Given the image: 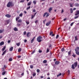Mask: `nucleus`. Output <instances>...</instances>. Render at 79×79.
Segmentation results:
<instances>
[{
    "label": "nucleus",
    "mask_w": 79,
    "mask_h": 79,
    "mask_svg": "<svg viewBox=\"0 0 79 79\" xmlns=\"http://www.w3.org/2000/svg\"><path fill=\"white\" fill-rule=\"evenodd\" d=\"M69 6L70 7H73V4H71V3H69Z\"/></svg>",
    "instance_id": "15"
},
{
    "label": "nucleus",
    "mask_w": 79,
    "mask_h": 79,
    "mask_svg": "<svg viewBox=\"0 0 79 79\" xmlns=\"http://www.w3.org/2000/svg\"><path fill=\"white\" fill-rule=\"evenodd\" d=\"M52 10V8L50 7L49 8V13H50V11Z\"/></svg>",
    "instance_id": "21"
},
{
    "label": "nucleus",
    "mask_w": 79,
    "mask_h": 79,
    "mask_svg": "<svg viewBox=\"0 0 79 79\" xmlns=\"http://www.w3.org/2000/svg\"><path fill=\"white\" fill-rule=\"evenodd\" d=\"M32 4V2L31 1H30V2H28V3L27 4V6H30Z\"/></svg>",
    "instance_id": "12"
},
{
    "label": "nucleus",
    "mask_w": 79,
    "mask_h": 79,
    "mask_svg": "<svg viewBox=\"0 0 79 79\" xmlns=\"http://www.w3.org/2000/svg\"><path fill=\"white\" fill-rule=\"evenodd\" d=\"M6 73V72L4 71L2 73V75H5V73Z\"/></svg>",
    "instance_id": "33"
},
{
    "label": "nucleus",
    "mask_w": 79,
    "mask_h": 79,
    "mask_svg": "<svg viewBox=\"0 0 79 79\" xmlns=\"http://www.w3.org/2000/svg\"><path fill=\"white\" fill-rule=\"evenodd\" d=\"M6 48V46H5L3 48H2V51H4V50H5V49Z\"/></svg>",
    "instance_id": "20"
},
{
    "label": "nucleus",
    "mask_w": 79,
    "mask_h": 79,
    "mask_svg": "<svg viewBox=\"0 0 79 79\" xmlns=\"http://www.w3.org/2000/svg\"><path fill=\"white\" fill-rule=\"evenodd\" d=\"M20 18L19 17H17L16 18V21H18V20Z\"/></svg>",
    "instance_id": "25"
},
{
    "label": "nucleus",
    "mask_w": 79,
    "mask_h": 79,
    "mask_svg": "<svg viewBox=\"0 0 79 79\" xmlns=\"http://www.w3.org/2000/svg\"><path fill=\"white\" fill-rule=\"evenodd\" d=\"M38 22L39 21L38 20H35V24H37V23H38Z\"/></svg>",
    "instance_id": "40"
},
{
    "label": "nucleus",
    "mask_w": 79,
    "mask_h": 79,
    "mask_svg": "<svg viewBox=\"0 0 79 79\" xmlns=\"http://www.w3.org/2000/svg\"><path fill=\"white\" fill-rule=\"evenodd\" d=\"M36 71L37 73H39V72H40V70H39V69H37Z\"/></svg>",
    "instance_id": "49"
},
{
    "label": "nucleus",
    "mask_w": 79,
    "mask_h": 79,
    "mask_svg": "<svg viewBox=\"0 0 79 79\" xmlns=\"http://www.w3.org/2000/svg\"><path fill=\"white\" fill-rule=\"evenodd\" d=\"M70 11H71V13H73V10L72 8H70Z\"/></svg>",
    "instance_id": "29"
},
{
    "label": "nucleus",
    "mask_w": 79,
    "mask_h": 79,
    "mask_svg": "<svg viewBox=\"0 0 79 79\" xmlns=\"http://www.w3.org/2000/svg\"><path fill=\"white\" fill-rule=\"evenodd\" d=\"M5 16L6 17H7V18H10L11 17V15H10L9 14H6V15H5Z\"/></svg>",
    "instance_id": "10"
},
{
    "label": "nucleus",
    "mask_w": 79,
    "mask_h": 79,
    "mask_svg": "<svg viewBox=\"0 0 79 79\" xmlns=\"http://www.w3.org/2000/svg\"><path fill=\"white\" fill-rule=\"evenodd\" d=\"M77 62H75L74 63V64H73L72 65L71 68L73 69H75V68H76V67H77Z\"/></svg>",
    "instance_id": "2"
},
{
    "label": "nucleus",
    "mask_w": 79,
    "mask_h": 79,
    "mask_svg": "<svg viewBox=\"0 0 79 79\" xmlns=\"http://www.w3.org/2000/svg\"><path fill=\"white\" fill-rule=\"evenodd\" d=\"M74 57H76V55H75V54H74V53H73V55H72Z\"/></svg>",
    "instance_id": "51"
},
{
    "label": "nucleus",
    "mask_w": 79,
    "mask_h": 79,
    "mask_svg": "<svg viewBox=\"0 0 79 79\" xmlns=\"http://www.w3.org/2000/svg\"><path fill=\"white\" fill-rule=\"evenodd\" d=\"M26 31H24L23 32L24 35H26Z\"/></svg>",
    "instance_id": "58"
},
{
    "label": "nucleus",
    "mask_w": 79,
    "mask_h": 79,
    "mask_svg": "<svg viewBox=\"0 0 79 79\" xmlns=\"http://www.w3.org/2000/svg\"><path fill=\"white\" fill-rule=\"evenodd\" d=\"M59 63H60V61H56L55 62V64H56L57 65H58V64H59Z\"/></svg>",
    "instance_id": "9"
},
{
    "label": "nucleus",
    "mask_w": 79,
    "mask_h": 79,
    "mask_svg": "<svg viewBox=\"0 0 79 79\" xmlns=\"http://www.w3.org/2000/svg\"><path fill=\"white\" fill-rule=\"evenodd\" d=\"M42 37L40 36H39L37 38V41H38V42H42V40H41V39H42Z\"/></svg>",
    "instance_id": "3"
},
{
    "label": "nucleus",
    "mask_w": 79,
    "mask_h": 79,
    "mask_svg": "<svg viewBox=\"0 0 79 79\" xmlns=\"http://www.w3.org/2000/svg\"><path fill=\"white\" fill-rule=\"evenodd\" d=\"M14 31H18V28H16V27H15L14 29Z\"/></svg>",
    "instance_id": "19"
},
{
    "label": "nucleus",
    "mask_w": 79,
    "mask_h": 79,
    "mask_svg": "<svg viewBox=\"0 0 79 79\" xmlns=\"http://www.w3.org/2000/svg\"><path fill=\"white\" fill-rule=\"evenodd\" d=\"M36 75V73H33V76L34 77Z\"/></svg>",
    "instance_id": "38"
},
{
    "label": "nucleus",
    "mask_w": 79,
    "mask_h": 79,
    "mask_svg": "<svg viewBox=\"0 0 79 79\" xmlns=\"http://www.w3.org/2000/svg\"><path fill=\"white\" fill-rule=\"evenodd\" d=\"M24 42H25V43L27 42V40H24Z\"/></svg>",
    "instance_id": "60"
},
{
    "label": "nucleus",
    "mask_w": 79,
    "mask_h": 79,
    "mask_svg": "<svg viewBox=\"0 0 79 79\" xmlns=\"http://www.w3.org/2000/svg\"><path fill=\"white\" fill-rule=\"evenodd\" d=\"M10 42H11V41H10V40H8V43H10Z\"/></svg>",
    "instance_id": "61"
},
{
    "label": "nucleus",
    "mask_w": 79,
    "mask_h": 79,
    "mask_svg": "<svg viewBox=\"0 0 79 79\" xmlns=\"http://www.w3.org/2000/svg\"><path fill=\"white\" fill-rule=\"evenodd\" d=\"M50 51V50L48 49V48L46 50V53H48Z\"/></svg>",
    "instance_id": "31"
},
{
    "label": "nucleus",
    "mask_w": 79,
    "mask_h": 79,
    "mask_svg": "<svg viewBox=\"0 0 79 79\" xmlns=\"http://www.w3.org/2000/svg\"><path fill=\"white\" fill-rule=\"evenodd\" d=\"M33 3H34V4L35 5V4H36V3H37V2H36L35 1H33Z\"/></svg>",
    "instance_id": "37"
},
{
    "label": "nucleus",
    "mask_w": 79,
    "mask_h": 79,
    "mask_svg": "<svg viewBox=\"0 0 79 79\" xmlns=\"http://www.w3.org/2000/svg\"><path fill=\"white\" fill-rule=\"evenodd\" d=\"M4 44V42H1L0 43V45H1V46H2V45H3Z\"/></svg>",
    "instance_id": "17"
},
{
    "label": "nucleus",
    "mask_w": 79,
    "mask_h": 79,
    "mask_svg": "<svg viewBox=\"0 0 79 79\" xmlns=\"http://www.w3.org/2000/svg\"><path fill=\"white\" fill-rule=\"evenodd\" d=\"M30 8H31V6H29V7H27V10H29V9H30Z\"/></svg>",
    "instance_id": "43"
},
{
    "label": "nucleus",
    "mask_w": 79,
    "mask_h": 79,
    "mask_svg": "<svg viewBox=\"0 0 79 79\" xmlns=\"http://www.w3.org/2000/svg\"><path fill=\"white\" fill-rule=\"evenodd\" d=\"M52 34H53V32L51 31L50 32V34H49L50 35H52Z\"/></svg>",
    "instance_id": "52"
},
{
    "label": "nucleus",
    "mask_w": 79,
    "mask_h": 79,
    "mask_svg": "<svg viewBox=\"0 0 79 79\" xmlns=\"http://www.w3.org/2000/svg\"><path fill=\"white\" fill-rule=\"evenodd\" d=\"M35 17V16L34 15H31V19H33Z\"/></svg>",
    "instance_id": "47"
},
{
    "label": "nucleus",
    "mask_w": 79,
    "mask_h": 79,
    "mask_svg": "<svg viewBox=\"0 0 79 79\" xmlns=\"http://www.w3.org/2000/svg\"><path fill=\"white\" fill-rule=\"evenodd\" d=\"M35 52V50H34V51H32L31 53V55H32V54H33Z\"/></svg>",
    "instance_id": "39"
},
{
    "label": "nucleus",
    "mask_w": 79,
    "mask_h": 79,
    "mask_svg": "<svg viewBox=\"0 0 79 79\" xmlns=\"http://www.w3.org/2000/svg\"><path fill=\"white\" fill-rule=\"evenodd\" d=\"M35 11H36V10H35V9H33L32 11L33 13H35Z\"/></svg>",
    "instance_id": "53"
},
{
    "label": "nucleus",
    "mask_w": 79,
    "mask_h": 79,
    "mask_svg": "<svg viewBox=\"0 0 79 79\" xmlns=\"http://www.w3.org/2000/svg\"><path fill=\"white\" fill-rule=\"evenodd\" d=\"M17 26H18V27H19V26H21V24H20V23H18L17 24Z\"/></svg>",
    "instance_id": "35"
},
{
    "label": "nucleus",
    "mask_w": 79,
    "mask_h": 79,
    "mask_svg": "<svg viewBox=\"0 0 79 79\" xmlns=\"http://www.w3.org/2000/svg\"><path fill=\"white\" fill-rule=\"evenodd\" d=\"M68 54L69 56H71V51H70L68 52Z\"/></svg>",
    "instance_id": "14"
},
{
    "label": "nucleus",
    "mask_w": 79,
    "mask_h": 79,
    "mask_svg": "<svg viewBox=\"0 0 79 79\" xmlns=\"http://www.w3.org/2000/svg\"><path fill=\"white\" fill-rule=\"evenodd\" d=\"M24 2V0H21L20 1V3H23Z\"/></svg>",
    "instance_id": "56"
},
{
    "label": "nucleus",
    "mask_w": 79,
    "mask_h": 79,
    "mask_svg": "<svg viewBox=\"0 0 79 79\" xmlns=\"http://www.w3.org/2000/svg\"><path fill=\"white\" fill-rule=\"evenodd\" d=\"M3 30H0V34L1 33H3Z\"/></svg>",
    "instance_id": "36"
},
{
    "label": "nucleus",
    "mask_w": 79,
    "mask_h": 79,
    "mask_svg": "<svg viewBox=\"0 0 79 79\" xmlns=\"http://www.w3.org/2000/svg\"><path fill=\"white\" fill-rule=\"evenodd\" d=\"M18 23H22V20L21 19H19V20L17 21Z\"/></svg>",
    "instance_id": "13"
},
{
    "label": "nucleus",
    "mask_w": 79,
    "mask_h": 79,
    "mask_svg": "<svg viewBox=\"0 0 79 79\" xmlns=\"http://www.w3.org/2000/svg\"><path fill=\"white\" fill-rule=\"evenodd\" d=\"M75 6H79V4L78 3H75Z\"/></svg>",
    "instance_id": "28"
},
{
    "label": "nucleus",
    "mask_w": 79,
    "mask_h": 79,
    "mask_svg": "<svg viewBox=\"0 0 79 79\" xmlns=\"http://www.w3.org/2000/svg\"><path fill=\"white\" fill-rule=\"evenodd\" d=\"M46 15H47L46 16V17H48V16H49V15H50V14H49V13H48Z\"/></svg>",
    "instance_id": "46"
},
{
    "label": "nucleus",
    "mask_w": 79,
    "mask_h": 79,
    "mask_svg": "<svg viewBox=\"0 0 79 79\" xmlns=\"http://www.w3.org/2000/svg\"><path fill=\"white\" fill-rule=\"evenodd\" d=\"M51 23V21H49V22L48 23H47L46 24V25L48 26H49L50 25V24Z\"/></svg>",
    "instance_id": "11"
},
{
    "label": "nucleus",
    "mask_w": 79,
    "mask_h": 79,
    "mask_svg": "<svg viewBox=\"0 0 79 79\" xmlns=\"http://www.w3.org/2000/svg\"><path fill=\"white\" fill-rule=\"evenodd\" d=\"M26 23L27 24H29V21H27Z\"/></svg>",
    "instance_id": "45"
},
{
    "label": "nucleus",
    "mask_w": 79,
    "mask_h": 79,
    "mask_svg": "<svg viewBox=\"0 0 79 79\" xmlns=\"http://www.w3.org/2000/svg\"><path fill=\"white\" fill-rule=\"evenodd\" d=\"M30 66L31 69H32V68H34V66H33L32 65H31Z\"/></svg>",
    "instance_id": "41"
},
{
    "label": "nucleus",
    "mask_w": 79,
    "mask_h": 79,
    "mask_svg": "<svg viewBox=\"0 0 79 79\" xmlns=\"http://www.w3.org/2000/svg\"><path fill=\"white\" fill-rule=\"evenodd\" d=\"M13 47H12L9 49V51H10V52H11V51L13 50Z\"/></svg>",
    "instance_id": "16"
},
{
    "label": "nucleus",
    "mask_w": 79,
    "mask_h": 79,
    "mask_svg": "<svg viewBox=\"0 0 79 79\" xmlns=\"http://www.w3.org/2000/svg\"><path fill=\"white\" fill-rule=\"evenodd\" d=\"M35 38V36L33 37V38L31 40V43L32 44L34 42V39Z\"/></svg>",
    "instance_id": "8"
},
{
    "label": "nucleus",
    "mask_w": 79,
    "mask_h": 79,
    "mask_svg": "<svg viewBox=\"0 0 79 79\" xmlns=\"http://www.w3.org/2000/svg\"><path fill=\"white\" fill-rule=\"evenodd\" d=\"M16 45H17L18 47H19V46L20 45V43H16Z\"/></svg>",
    "instance_id": "27"
},
{
    "label": "nucleus",
    "mask_w": 79,
    "mask_h": 79,
    "mask_svg": "<svg viewBox=\"0 0 79 79\" xmlns=\"http://www.w3.org/2000/svg\"><path fill=\"white\" fill-rule=\"evenodd\" d=\"M23 13H21L19 15V16H20V17L22 16H23Z\"/></svg>",
    "instance_id": "44"
},
{
    "label": "nucleus",
    "mask_w": 79,
    "mask_h": 79,
    "mask_svg": "<svg viewBox=\"0 0 79 79\" xmlns=\"http://www.w3.org/2000/svg\"><path fill=\"white\" fill-rule=\"evenodd\" d=\"M75 52H77V51H79V47H77L75 49Z\"/></svg>",
    "instance_id": "6"
},
{
    "label": "nucleus",
    "mask_w": 79,
    "mask_h": 79,
    "mask_svg": "<svg viewBox=\"0 0 79 79\" xmlns=\"http://www.w3.org/2000/svg\"><path fill=\"white\" fill-rule=\"evenodd\" d=\"M61 76V73H60L58 75H57V77H59V76Z\"/></svg>",
    "instance_id": "34"
},
{
    "label": "nucleus",
    "mask_w": 79,
    "mask_h": 79,
    "mask_svg": "<svg viewBox=\"0 0 79 79\" xmlns=\"http://www.w3.org/2000/svg\"><path fill=\"white\" fill-rule=\"evenodd\" d=\"M47 60H44L43 61V63H47Z\"/></svg>",
    "instance_id": "32"
},
{
    "label": "nucleus",
    "mask_w": 79,
    "mask_h": 79,
    "mask_svg": "<svg viewBox=\"0 0 79 79\" xmlns=\"http://www.w3.org/2000/svg\"><path fill=\"white\" fill-rule=\"evenodd\" d=\"M75 40H77V36H75Z\"/></svg>",
    "instance_id": "42"
},
{
    "label": "nucleus",
    "mask_w": 79,
    "mask_h": 79,
    "mask_svg": "<svg viewBox=\"0 0 79 79\" xmlns=\"http://www.w3.org/2000/svg\"><path fill=\"white\" fill-rule=\"evenodd\" d=\"M67 73L68 75H69V73H70V71H69V70H68L67 72Z\"/></svg>",
    "instance_id": "30"
},
{
    "label": "nucleus",
    "mask_w": 79,
    "mask_h": 79,
    "mask_svg": "<svg viewBox=\"0 0 79 79\" xmlns=\"http://www.w3.org/2000/svg\"><path fill=\"white\" fill-rule=\"evenodd\" d=\"M79 17V16H77L74 17V19H77V18H78Z\"/></svg>",
    "instance_id": "54"
},
{
    "label": "nucleus",
    "mask_w": 79,
    "mask_h": 79,
    "mask_svg": "<svg viewBox=\"0 0 79 79\" xmlns=\"http://www.w3.org/2000/svg\"><path fill=\"white\" fill-rule=\"evenodd\" d=\"M74 22H73L72 23L70 24L71 26H72L73 25V24H74Z\"/></svg>",
    "instance_id": "50"
},
{
    "label": "nucleus",
    "mask_w": 79,
    "mask_h": 79,
    "mask_svg": "<svg viewBox=\"0 0 79 79\" xmlns=\"http://www.w3.org/2000/svg\"><path fill=\"white\" fill-rule=\"evenodd\" d=\"M6 50H5V51H4L2 54V55H4L5 53H6Z\"/></svg>",
    "instance_id": "18"
},
{
    "label": "nucleus",
    "mask_w": 79,
    "mask_h": 79,
    "mask_svg": "<svg viewBox=\"0 0 79 79\" xmlns=\"http://www.w3.org/2000/svg\"><path fill=\"white\" fill-rule=\"evenodd\" d=\"M21 48H19L18 50V52H21Z\"/></svg>",
    "instance_id": "23"
},
{
    "label": "nucleus",
    "mask_w": 79,
    "mask_h": 79,
    "mask_svg": "<svg viewBox=\"0 0 79 79\" xmlns=\"http://www.w3.org/2000/svg\"><path fill=\"white\" fill-rule=\"evenodd\" d=\"M61 50L62 52H63V51H64V48H62L61 49Z\"/></svg>",
    "instance_id": "48"
},
{
    "label": "nucleus",
    "mask_w": 79,
    "mask_h": 79,
    "mask_svg": "<svg viewBox=\"0 0 79 79\" xmlns=\"http://www.w3.org/2000/svg\"><path fill=\"white\" fill-rule=\"evenodd\" d=\"M13 60V59L11 58H10L9 59V61H11Z\"/></svg>",
    "instance_id": "24"
},
{
    "label": "nucleus",
    "mask_w": 79,
    "mask_h": 79,
    "mask_svg": "<svg viewBox=\"0 0 79 79\" xmlns=\"http://www.w3.org/2000/svg\"><path fill=\"white\" fill-rule=\"evenodd\" d=\"M7 7L9 8L10 6H14V4L13 3V2H9L7 5Z\"/></svg>",
    "instance_id": "1"
},
{
    "label": "nucleus",
    "mask_w": 79,
    "mask_h": 79,
    "mask_svg": "<svg viewBox=\"0 0 79 79\" xmlns=\"http://www.w3.org/2000/svg\"><path fill=\"white\" fill-rule=\"evenodd\" d=\"M63 12H64V10H61V13H63Z\"/></svg>",
    "instance_id": "63"
},
{
    "label": "nucleus",
    "mask_w": 79,
    "mask_h": 79,
    "mask_svg": "<svg viewBox=\"0 0 79 79\" xmlns=\"http://www.w3.org/2000/svg\"><path fill=\"white\" fill-rule=\"evenodd\" d=\"M2 37H3V36H2V35L0 36V39H2Z\"/></svg>",
    "instance_id": "62"
},
{
    "label": "nucleus",
    "mask_w": 79,
    "mask_h": 79,
    "mask_svg": "<svg viewBox=\"0 0 79 79\" xmlns=\"http://www.w3.org/2000/svg\"><path fill=\"white\" fill-rule=\"evenodd\" d=\"M49 48H51L52 47V44H50L49 45Z\"/></svg>",
    "instance_id": "59"
},
{
    "label": "nucleus",
    "mask_w": 79,
    "mask_h": 79,
    "mask_svg": "<svg viewBox=\"0 0 79 79\" xmlns=\"http://www.w3.org/2000/svg\"><path fill=\"white\" fill-rule=\"evenodd\" d=\"M39 53H41V52H42V51L40 50L39 51Z\"/></svg>",
    "instance_id": "64"
},
{
    "label": "nucleus",
    "mask_w": 79,
    "mask_h": 79,
    "mask_svg": "<svg viewBox=\"0 0 79 79\" xmlns=\"http://www.w3.org/2000/svg\"><path fill=\"white\" fill-rule=\"evenodd\" d=\"M58 37H59V35H57L56 38L57 39L58 38Z\"/></svg>",
    "instance_id": "57"
},
{
    "label": "nucleus",
    "mask_w": 79,
    "mask_h": 79,
    "mask_svg": "<svg viewBox=\"0 0 79 79\" xmlns=\"http://www.w3.org/2000/svg\"><path fill=\"white\" fill-rule=\"evenodd\" d=\"M79 15V10H77L76 11V13H75V16H77V15Z\"/></svg>",
    "instance_id": "7"
},
{
    "label": "nucleus",
    "mask_w": 79,
    "mask_h": 79,
    "mask_svg": "<svg viewBox=\"0 0 79 79\" xmlns=\"http://www.w3.org/2000/svg\"><path fill=\"white\" fill-rule=\"evenodd\" d=\"M10 23V22H9V20H6L5 21V25H7V24H9Z\"/></svg>",
    "instance_id": "5"
},
{
    "label": "nucleus",
    "mask_w": 79,
    "mask_h": 79,
    "mask_svg": "<svg viewBox=\"0 0 79 79\" xmlns=\"http://www.w3.org/2000/svg\"><path fill=\"white\" fill-rule=\"evenodd\" d=\"M31 33L30 32H28L27 33V37H29L31 36Z\"/></svg>",
    "instance_id": "4"
},
{
    "label": "nucleus",
    "mask_w": 79,
    "mask_h": 79,
    "mask_svg": "<svg viewBox=\"0 0 79 79\" xmlns=\"http://www.w3.org/2000/svg\"><path fill=\"white\" fill-rule=\"evenodd\" d=\"M77 55H79V52L78 51H75Z\"/></svg>",
    "instance_id": "22"
},
{
    "label": "nucleus",
    "mask_w": 79,
    "mask_h": 79,
    "mask_svg": "<svg viewBox=\"0 0 79 79\" xmlns=\"http://www.w3.org/2000/svg\"><path fill=\"white\" fill-rule=\"evenodd\" d=\"M21 57V56H17V58H20Z\"/></svg>",
    "instance_id": "55"
},
{
    "label": "nucleus",
    "mask_w": 79,
    "mask_h": 79,
    "mask_svg": "<svg viewBox=\"0 0 79 79\" xmlns=\"http://www.w3.org/2000/svg\"><path fill=\"white\" fill-rule=\"evenodd\" d=\"M47 14V12L44 13L43 15V17H45Z\"/></svg>",
    "instance_id": "26"
}]
</instances>
